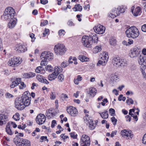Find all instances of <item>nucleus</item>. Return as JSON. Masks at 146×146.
Segmentation results:
<instances>
[{
  "label": "nucleus",
  "instance_id": "56",
  "mask_svg": "<svg viewBox=\"0 0 146 146\" xmlns=\"http://www.w3.org/2000/svg\"><path fill=\"white\" fill-rule=\"evenodd\" d=\"M29 78H32L34 77L35 75V74L34 73L32 72H29L28 73Z\"/></svg>",
  "mask_w": 146,
  "mask_h": 146
},
{
  "label": "nucleus",
  "instance_id": "1",
  "mask_svg": "<svg viewBox=\"0 0 146 146\" xmlns=\"http://www.w3.org/2000/svg\"><path fill=\"white\" fill-rule=\"evenodd\" d=\"M125 34L128 38L134 39L139 36V33L138 29L135 27L132 26L126 30Z\"/></svg>",
  "mask_w": 146,
  "mask_h": 146
},
{
  "label": "nucleus",
  "instance_id": "49",
  "mask_svg": "<svg viewBox=\"0 0 146 146\" xmlns=\"http://www.w3.org/2000/svg\"><path fill=\"white\" fill-rule=\"evenodd\" d=\"M7 118V116L4 114H0V119H6Z\"/></svg>",
  "mask_w": 146,
  "mask_h": 146
},
{
  "label": "nucleus",
  "instance_id": "17",
  "mask_svg": "<svg viewBox=\"0 0 146 146\" xmlns=\"http://www.w3.org/2000/svg\"><path fill=\"white\" fill-rule=\"evenodd\" d=\"M56 114L57 112L55 109L54 110V108H50L48 111H46V115L48 119H50L53 118Z\"/></svg>",
  "mask_w": 146,
  "mask_h": 146
},
{
  "label": "nucleus",
  "instance_id": "25",
  "mask_svg": "<svg viewBox=\"0 0 146 146\" xmlns=\"http://www.w3.org/2000/svg\"><path fill=\"white\" fill-rule=\"evenodd\" d=\"M17 20L15 18L12 19L8 24V27L11 29L13 28L15 26L17 23Z\"/></svg>",
  "mask_w": 146,
  "mask_h": 146
},
{
  "label": "nucleus",
  "instance_id": "58",
  "mask_svg": "<svg viewBox=\"0 0 146 146\" xmlns=\"http://www.w3.org/2000/svg\"><path fill=\"white\" fill-rule=\"evenodd\" d=\"M28 73H24L23 74V77L24 78H29Z\"/></svg>",
  "mask_w": 146,
  "mask_h": 146
},
{
  "label": "nucleus",
  "instance_id": "2",
  "mask_svg": "<svg viewBox=\"0 0 146 146\" xmlns=\"http://www.w3.org/2000/svg\"><path fill=\"white\" fill-rule=\"evenodd\" d=\"M15 14V12L12 7H9L6 8L4 12V14L2 16L6 20H10L13 19Z\"/></svg>",
  "mask_w": 146,
  "mask_h": 146
},
{
  "label": "nucleus",
  "instance_id": "36",
  "mask_svg": "<svg viewBox=\"0 0 146 146\" xmlns=\"http://www.w3.org/2000/svg\"><path fill=\"white\" fill-rule=\"evenodd\" d=\"M102 50L100 46H97L93 49V52L94 53H96L99 51H100Z\"/></svg>",
  "mask_w": 146,
  "mask_h": 146
},
{
  "label": "nucleus",
  "instance_id": "3",
  "mask_svg": "<svg viewBox=\"0 0 146 146\" xmlns=\"http://www.w3.org/2000/svg\"><path fill=\"white\" fill-rule=\"evenodd\" d=\"M13 141L17 146H31L30 141L18 137L14 139Z\"/></svg>",
  "mask_w": 146,
  "mask_h": 146
},
{
  "label": "nucleus",
  "instance_id": "43",
  "mask_svg": "<svg viewBox=\"0 0 146 146\" xmlns=\"http://www.w3.org/2000/svg\"><path fill=\"white\" fill-rule=\"evenodd\" d=\"M118 11L119 13H124L125 11V9L123 7H118Z\"/></svg>",
  "mask_w": 146,
  "mask_h": 146
},
{
  "label": "nucleus",
  "instance_id": "42",
  "mask_svg": "<svg viewBox=\"0 0 146 146\" xmlns=\"http://www.w3.org/2000/svg\"><path fill=\"white\" fill-rule=\"evenodd\" d=\"M64 75L62 74L59 75L58 77V79L59 81L60 82H62L64 80Z\"/></svg>",
  "mask_w": 146,
  "mask_h": 146
},
{
  "label": "nucleus",
  "instance_id": "29",
  "mask_svg": "<svg viewBox=\"0 0 146 146\" xmlns=\"http://www.w3.org/2000/svg\"><path fill=\"white\" fill-rule=\"evenodd\" d=\"M35 72L37 73H40L41 74H44L45 72V70L43 68L40 66L37 67L35 69Z\"/></svg>",
  "mask_w": 146,
  "mask_h": 146
},
{
  "label": "nucleus",
  "instance_id": "35",
  "mask_svg": "<svg viewBox=\"0 0 146 146\" xmlns=\"http://www.w3.org/2000/svg\"><path fill=\"white\" fill-rule=\"evenodd\" d=\"M119 64V66H127V63L125 60H121Z\"/></svg>",
  "mask_w": 146,
  "mask_h": 146
},
{
  "label": "nucleus",
  "instance_id": "27",
  "mask_svg": "<svg viewBox=\"0 0 146 146\" xmlns=\"http://www.w3.org/2000/svg\"><path fill=\"white\" fill-rule=\"evenodd\" d=\"M10 122H8L5 128L6 131L8 134L10 135H12L13 134V132L12 131L10 128Z\"/></svg>",
  "mask_w": 146,
  "mask_h": 146
},
{
  "label": "nucleus",
  "instance_id": "41",
  "mask_svg": "<svg viewBox=\"0 0 146 146\" xmlns=\"http://www.w3.org/2000/svg\"><path fill=\"white\" fill-rule=\"evenodd\" d=\"M116 42V41L115 39L114 38H112L110 40V43L112 45H115Z\"/></svg>",
  "mask_w": 146,
  "mask_h": 146
},
{
  "label": "nucleus",
  "instance_id": "9",
  "mask_svg": "<svg viewBox=\"0 0 146 146\" xmlns=\"http://www.w3.org/2000/svg\"><path fill=\"white\" fill-rule=\"evenodd\" d=\"M121 134L122 137L127 139H131L134 136L131 131L126 129L122 130L121 131Z\"/></svg>",
  "mask_w": 146,
  "mask_h": 146
},
{
  "label": "nucleus",
  "instance_id": "16",
  "mask_svg": "<svg viewBox=\"0 0 146 146\" xmlns=\"http://www.w3.org/2000/svg\"><path fill=\"white\" fill-rule=\"evenodd\" d=\"M15 50L19 53L24 52L27 50V47L24 45L18 44L16 45Z\"/></svg>",
  "mask_w": 146,
  "mask_h": 146
},
{
  "label": "nucleus",
  "instance_id": "14",
  "mask_svg": "<svg viewBox=\"0 0 146 146\" xmlns=\"http://www.w3.org/2000/svg\"><path fill=\"white\" fill-rule=\"evenodd\" d=\"M139 58L138 60V63L141 65L140 68L143 70L146 69V58L140 55L139 56Z\"/></svg>",
  "mask_w": 146,
  "mask_h": 146
},
{
  "label": "nucleus",
  "instance_id": "45",
  "mask_svg": "<svg viewBox=\"0 0 146 146\" xmlns=\"http://www.w3.org/2000/svg\"><path fill=\"white\" fill-rule=\"evenodd\" d=\"M68 65V61H64L61 63V66L62 68H65Z\"/></svg>",
  "mask_w": 146,
  "mask_h": 146
},
{
  "label": "nucleus",
  "instance_id": "50",
  "mask_svg": "<svg viewBox=\"0 0 146 146\" xmlns=\"http://www.w3.org/2000/svg\"><path fill=\"white\" fill-rule=\"evenodd\" d=\"M5 97L6 98H12L13 97V96L9 93H7L5 94Z\"/></svg>",
  "mask_w": 146,
  "mask_h": 146
},
{
  "label": "nucleus",
  "instance_id": "64",
  "mask_svg": "<svg viewBox=\"0 0 146 146\" xmlns=\"http://www.w3.org/2000/svg\"><path fill=\"white\" fill-rule=\"evenodd\" d=\"M125 118L126 119V121H128L129 122L131 121V118L130 116L127 115L125 116Z\"/></svg>",
  "mask_w": 146,
  "mask_h": 146
},
{
  "label": "nucleus",
  "instance_id": "11",
  "mask_svg": "<svg viewBox=\"0 0 146 146\" xmlns=\"http://www.w3.org/2000/svg\"><path fill=\"white\" fill-rule=\"evenodd\" d=\"M15 104L16 108L19 110H23L26 106L20 98H17L16 99Z\"/></svg>",
  "mask_w": 146,
  "mask_h": 146
},
{
  "label": "nucleus",
  "instance_id": "15",
  "mask_svg": "<svg viewBox=\"0 0 146 146\" xmlns=\"http://www.w3.org/2000/svg\"><path fill=\"white\" fill-rule=\"evenodd\" d=\"M94 29L97 33L102 34L104 33L105 30V27L102 25H99L96 26L94 28Z\"/></svg>",
  "mask_w": 146,
  "mask_h": 146
},
{
  "label": "nucleus",
  "instance_id": "13",
  "mask_svg": "<svg viewBox=\"0 0 146 146\" xmlns=\"http://www.w3.org/2000/svg\"><path fill=\"white\" fill-rule=\"evenodd\" d=\"M108 56L107 53H106L105 55H102L101 57V59L98 61L97 64V66H100V65H106L108 59Z\"/></svg>",
  "mask_w": 146,
  "mask_h": 146
},
{
  "label": "nucleus",
  "instance_id": "31",
  "mask_svg": "<svg viewBox=\"0 0 146 146\" xmlns=\"http://www.w3.org/2000/svg\"><path fill=\"white\" fill-rule=\"evenodd\" d=\"M99 114L101 117L103 119H107L108 118V114L107 111H105L102 113H99Z\"/></svg>",
  "mask_w": 146,
  "mask_h": 146
},
{
  "label": "nucleus",
  "instance_id": "24",
  "mask_svg": "<svg viewBox=\"0 0 146 146\" xmlns=\"http://www.w3.org/2000/svg\"><path fill=\"white\" fill-rule=\"evenodd\" d=\"M89 39H90V41L92 42V44L93 43H95L98 41V37L96 34H92L89 36Z\"/></svg>",
  "mask_w": 146,
  "mask_h": 146
},
{
  "label": "nucleus",
  "instance_id": "48",
  "mask_svg": "<svg viewBox=\"0 0 146 146\" xmlns=\"http://www.w3.org/2000/svg\"><path fill=\"white\" fill-rule=\"evenodd\" d=\"M67 24V25L70 27L73 26L75 25L73 21L71 20L68 21Z\"/></svg>",
  "mask_w": 146,
  "mask_h": 146
},
{
  "label": "nucleus",
  "instance_id": "54",
  "mask_svg": "<svg viewBox=\"0 0 146 146\" xmlns=\"http://www.w3.org/2000/svg\"><path fill=\"white\" fill-rule=\"evenodd\" d=\"M142 142L143 144H146V133L143 136L142 139Z\"/></svg>",
  "mask_w": 146,
  "mask_h": 146
},
{
  "label": "nucleus",
  "instance_id": "57",
  "mask_svg": "<svg viewBox=\"0 0 146 146\" xmlns=\"http://www.w3.org/2000/svg\"><path fill=\"white\" fill-rule=\"evenodd\" d=\"M48 23V21L46 20H44L43 22H41L40 24L41 26H44L46 25Z\"/></svg>",
  "mask_w": 146,
  "mask_h": 146
},
{
  "label": "nucleus",
  "instance_id": "47",
  "mask_svg": "<svg viewBox=\"0 0 146 146\" xmlns=\"http://www.w3.org/2000/svg\"><path fill=\"white\" fill-rule=\"evenodd\" d=\"M50 98L51 100H54L56 98V94L55 92H51L50 94Z\"/></svg>",
  "mask_w": 146,
  "mask_h": 146
},
{
  "label": "nucleus",
  "instance_id": "5",
  "mask_svg": "<svg viewBox=\"0 0 146 146\" xmlns=\"http://www.w3.org/2000/svg\"><path fill=\"white\" fill-rule=\"evenodd\" d=\"M20 99L26 106L30 104L31 97L30 93L28 91L24 92Z\"/></svg>",
  "mask_w": 146,
  "mask_h": 146
},
{
  "label": "nucleus",
  "instance_id": "40",
  "mask_svg": "<svg viewBox=\"0 0 146 146\" xmlns=\"http://www.w3.org/2000/svg\"><path fill=\"white\" fill-rule=\"evenodd\" d=\"M13 118L16 121H18L19 119V115L18 113H16L13 115Z\"/></svg>",
  "mask_w": 146,
  "mask_h": 146
},
{
  "label": "nucleus",
  "instance_id": "37",
  "mask_svg": "<svg viewBox=\"0 0 146 146\" xmlns=\"http://www.w3.org/2000/svg\"><path fill=\"white\" fill-rule=\"evenodd\" d=\"M112 13H113L114 14L117 16H119V15L118 8L113 9L112 11Z\"/></svg>",
  "mask_w": 146,
  "mask_h": 146
},
{
  "label": "nucleus",
  "instance_id": "53",
  "mask_svg": "<svg viewBox=\"0 0 146 146\" xmlns=\"http://www.w3.org/2000/svg\"><path fill=\"white\" fill-rule=\"evenodd\" d=\"M109 111L111 115H113L115 114V111L114 109L112 108H110L109 110Z\"/></svg>",
  "mask_w": 146,
  "mask_h": 146
},
{
  "label": "nucleus",
  "instance_id": "38",
  "mask_svg": "<svg viewBox=\"0 0 146 146\" xmlns=\"http://www.w3.org/2000/svg\"><path fill=\"white\" fill-rule=\"evenodd\" d=\"M45 68L46 71L49 72H51L53 69V68L50 65H48L47 66L45 67Z\"/></svg>",
  "mask_w": 146,
  "mask_h": 146
},
{
  "label": "nucleus",
  "instance_id": "4",
  "mask_svg": "<svg viewBox=\"0 0 146 146\" xmlns=\"http://www.w3.org/2000/svg\"><path fill=\"white\" fill-rule=\"evenodd\" d=\"M54 50L57 55H63L65 54L66 50L65 46L60 43L54 46Z\"/></svg>",
  "mask_w": 146,
  "mask_h": 146
},
{
  "label": "nucleus",
  "instance_id": "33",
  "mask_svg": "<svg viewBox=\"0 0 146 146\" xmlns=\"http://www.w3.org/2000/svg\"><path fill=\"white\" fill-rule=\"evenodd\" d=\"M57 76L53 72L48 75V78L49 80L52 81L56 78Z\"/></svg>",
  "mask_w": 146,
  "mask_h": 146
},
{
  "label": "nucleus",
  "instance_id": "23",
  "mask_svg": "<svg viewBox=\"0 0 146 146\" xmlns=\"http://www.w3.org/2000/svg\"><path fill=\"white\" fill-rule=\"evenodd\" d=\"M21 78H16L15 80L12 82V83L10 85V87L11 88H14L19 84L21 81Z\"/></svg>",
  "mask_w": 146,
  "mask_h": 146
},
{
  "label": "nucleus",
  "instance_id": "26",
  "mask_svg": "<svg viewBox=\"0 0 146 146\" xmlns=\"http://www.w3.org/2000/svg\"><path fill=\"white\" fill-rule=\"evenodd\" d=\"M120 60L121 59L119 57H115L113 59L112 62L114 66L119 67Z\"/></svg>",
  "mask_w": 146,
  "mask_h": 146
},
{
  "label": "nucleus",
  "instance_id": "20",
  "mask_svg": "<svg viewBox=\"0 0 146 146\" xmlns=\"http://www.w3.org/2000/svg\"><path fill=\"white\" fill-rule=\"evenodd\" d=\"M134 7L133 6L131 9V12L133 15L135 17H137L139 15H140L141 11V8L139 7H137L134 9Z\"/></svg>",
  "mask_w": 146,
  "mask_h": 146
},
{
  "label": "nucleus",
  "instance_id": "30",
  "mask_svg": "<svg viewBox=\"0 0 146 146\" xmlns=\"http://www.w3.org/2000/svg\"><path fill=\"white\" fill-rule=\"evenodd\" d=\"M82 9V7L80 6L79 4L76 5L75 7L73 8V10L75 11H81Z\"/></svg>",
  "mask_w": 146,
  "mask_h": 146
},
{
  "label": "nucleus",
  "instance_id": "6",
  "mask_svg": "<svg viewBox=\"0 0 146 146\" xmlns=\"http://www.w3.org/2000/svg\"><path fill=\"white\" fill-rule=\"evenodd\" d=\"M22 61L21 58L14 57L9 60L8 64L9 66L15 67L19 65L21 63Z\"/></svg>",
  "mask_w": 146,
  "mask_h": 146
},
{
  "label": "nucleus",
  "instance_id": "28",
  "mask_svg": "<svg viewBox=\"0 0 146 146\" xmlns=\"http://www.w3.org/2000/svg\"><path fill=\"white\" fill-rule=\"evenodd\" d=\"M62 69L60 66H56L54 68V73L57 76L58 74L62 71Z\"/></svg>",
  "mask_w": 146,
  "mask_h": 146
},
{
  "label": "nucleus",
  "instance_id": "7",
  "mask_svg": "<svg viewBox=\"0 0 146 146\" xmlns=\"http://www.w3.org/2000/svg\"><path fill=\"white\" fill-rule=\"evenodd\" d=\"M40 57L42 59L43 58V61L48 62L53 59V54L50 51H45L41 53Z\"/></svg>",
  "mask_w": 146,
  "mask_h": 146
},
{
  "label": "nucleus",
  "instance_id": "62",
  "mask_svg": "<svg viewBox=\"0 0 146 146\" xmlns=\"http://www.w3.org/2000/svg\"><path fill=\"white\" fill-rule=\"evenodd\" d=\"M55 124H56V121L55 120H52V122L51 127L52 128H54V127L55 126Z\"/></svg>",
  "mask_w": 146,
  "mask_h": 146
},
{
  "label": "nucleus",
  "instance_id": "12",
  "mask_svg": "<svg viewBox=\"0 0 146 146\" xmlns=\"http://www.w3.org/2000/svg\"><path fill=\"white\" fill-rule=\"evenodd\" d=\"M82 42L84 46L88 48L91 47L92 42L90 41L88 36H84L82 37Z\"/></svg>",
  "mask_w": 146,
  "mask_h": 146
},
{
  "label": "nucleus",
  "instance_id": "63",
  "mask_svg": "<svg viewBox=\"0 0 146 146\" xmlns=\"http://www.w3.org/2000/svg\"><path fill=\"white\" fill-rule=\"evenodd\" d=\"M49 31V30L48 29H45V31L43 33V36H45L46 34H47L48 32Z\"/></svg>",
  "mask_w": 146,
  "mask_h": 146
},
{
  "label": "nucleus",
  "instance_id": "44",
  "mask_svg": "<svg viewBox=\"0 0 146 146\" xmlns=\"http://www.w3.org/2000/svg\"><path fill=\"white\" fill-rule=\"evenodd\" d=\"M20 85L19 86L20 89H22L26 87V85L24 84V82L20 81Z\"/></svg>",
  "mask_w": 146,
  "mask_h": 146
},
{
  "label": "nucleus",
  "instance_id": "51",
  "mask_svg": "<svg viewBox=\"0 0 146 146\" xmlns=\"http://www.w3.org/2000/svg\"><path fill=\"white\" fill-rule=\"evenodd\" d=\"M65 31L64 30H60L58 31V34L59 36H63L65 34Z\"/></svg>",
  "mask_w": 146,
  "mask_h": 146
},
{
  "label": "nucleus",
  "instance_id": "18",
  "mask_svg": "<svg viewBox=\"0 0 146 146\" xmlns=\"http://www.w3.org/2000/svg\"><path fill=\"white\" fill-rule=\"evenodd\" d=\"M46 120V117L43 114L40 113L38 114L36 117V121L37 123L41 125L43 124Z\"/></svg>",
  "mask_w": 146,
  "mask_h": 146
},
{
  "label": "nucleus",
  "instance_id": "59",
  "mask_svg": "<svg viewBox=\"0 0 146 146\" xmlns=\"http://www.w3.org/2000/svg\"><path fill=\"white\" fill-rule=\"evenodd\" d=\"M47 137L46 136H42L40 137V139L42 140V141H40L41 142H42L43 141V140H44V141L46 140L47 141H48V140L47 139Z\"/></svg>",
  "mask_w": 146,
  "mask_h": 146
},
{
  "label": "nucleus",
  "instance_id": "10",
  "mask_svg": "<svg viewBox=\"0 0 146 146\" xmlns=\"http://www.w3.org/2000/svg\"><path fill=\"white\" fill-rule=\"evenodd\" d=\"M81 146H89L90 141L89 136L86 135H82L80 140Z\"/></svg>",
  "mask_w": 146,
  "mask_h": 146
},
{
  "label": "nucleus",
  "instance_id": "32",
  "mask_svg": "<svg viewBox=\"0 0 146 146\" xmlns=\"http://www.w3.org/2000/svg\"><path fill=\"white\" fill-rule=\"evenodd\" d=\"M78 58L82 62H87L89 59L87 57L82 55H80Z\"/></svg>",
  "mask_w": 146,
  "mask_h": 146
},
{
  "label": "nucleus",
  "instance_id": "19",
  "mask_svg": "<svg viewBox=\"0 0 146 146\" xmlns=\"http://www.w3.org/2000/svg\"><path fill=\"white\" fill-rule=\"evenodd\" d=\"M67 111L68 113L73 116H76L78 114V111L75 108L70 106L67 108Z\"/></svg>",
  "mask_w": 146,
  "mask_h": 146
},
{
  "label": "nucleus",
  "instance_id": "61",
  "mask_svg": "<svg viewBox=\"0 0 146 146\" xmlns=\"http://www.w3.org/2000/svg\"><path fill=\"white\" fill-rule=\"evenodd\" d=\"M141 30L143 31L146 32V24L142 26Z\"/></svg>",
  "mask_w": 146,
  "mask_h": 146
},
{
  "label": "nucleus",
  "instance_id": "55",
  "mask_svg": "<svg viewBox=\"0 0 146 146\" xmlns=\"http://www.w3.org/2000/svg\"><path fill=\"white\" fill-rule=\"evenodd\" d=\"M83 119L85 123L88 122H88H89L91 120L89 117H86V116L84 117Z\"/></svg>",
  "mask_w": 146,
  "mask_h": 146
},
{
  "label": "nucleus",
  "instance_id": "21",
  "mask_svg": "<svg viewBox=\"0 0 146 146\" xmlns=\"http://www.w3.org/2000/svg\"><path fill=\"white\" fill-rule=\"evenodd\" d=\"M96 93V89L93 87H91L88 89L87 91L88 94L90 97L93 98L95 96Z\"/></svg>",
  "mask_w": 146,
  "mask_h": 146
},
{
  "label": "nucleus",
  "instance_id": "52",
  "mask_svg": "<svg viewBox=\"0 0 146 146\" xmlns=\"http://www.w3.org/2000/svg\"><path fill=\"white\" fill-rule=\"evenodd\" d=\"M70 136L72 138H73L74 139H76L77 137V135L76 134H75L74 132H72L70 133Z\"/></svg>",
  "mask_w": 146,
  "mask_h": 146
},
{
  "label": "nucleus",
  "instance_id": "46",
  "mask_svg": "<svg viewBox=\"0 0 146 146\" xmlns=\"http://www.w3.org/2000/svg\"><path fill=\"white\" fill-rule=\"evenodd\" d=\"M112 122L114 125H115L116 124L117 122V119L115 117H113L111 119Z\"/></svg>",
  "mask_w": 146,
  "mask_h": 146
},
{
  "label": "nucleus",
  "instance_id": "60",
  "mask_svg": "<svg viewBox=\"0 0 146 146\" xmlns=\"http://www.w3.org/2000/svg\"><path fill=\"white\" fill-rule=\"evenodd\" d=\"M42 60L41 61L40 64L42 66H46L47 65L46 62L47 61H43L42 59H42Z\"/></svg>",
  "mask_w": 146,
  "mask_h": 146
},
{
  "label": "nucleus",
  "instance_id": "34",
  "mask_svg": "<svg viewBox=\"0 0 146 146\" xmlns=\"http://www.w3.org/2000/svg\"><path fill=\"white\" fill-rule=\"evenodd\" d=\"M82 80V77L80 75H78L77 76V78L74 80V83L78 85L79 84V82L81 81Z\"/></svg>",
  "mask_w": 146,
  "mask_h": 146
},
{
  "label": "nucleus",
  "instance_id": "22",
  "mask_svg": "<svg viewBox=\"0 0 146 146\" xmlns=\"http://www.w3.org/2000/svg\"><path fill=\"white\" fill-rule=\"evenodd\" d=\"M98 122L97 120H96L94 122L92 120H90L89 122H88V123L89 124V127L90 129L93 130L94 129L97 125Z\"/></svg>",
  "mask_w": 146,
  "mask_h": 146
},
{
  "label": "nucleus",
  "instance_id": "39",
  "mask_svg": "<svg viewBox=\"0 0 146 146\" xmlns=\"http://www.w3.org/2000/svg\"><path fill=\"white\" fill-rule=\"evenodd\" d=\"M127 98L128 99H127L126 101L127 104L129 105L131 104H133V101L131 98H129L128 97H127Z\"/></svg>",
  "mask_w": 146,
  "mask_h": 146
},
{
  "label": "nucleus",
  "instance_id": "8",
  "mask_svg": "<svg viewBox=\"0 0 146 146\" xmlns=\"http://www.w3.org/2000/svg\"><path fill=\"white\" fill-rule=\"evenodd\" d=\"M140 52L141 50L138 47L135 46L131 49L129 55L131 58H134L139 57L141 55Z\"/></svg>",
  "mask_w": 146,
  "mask_h": 146
}]
</instances>
